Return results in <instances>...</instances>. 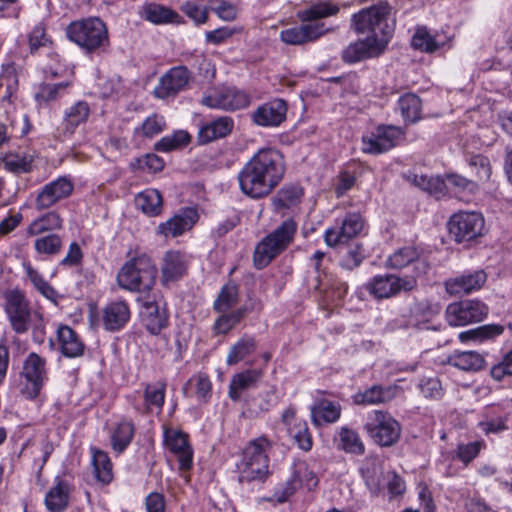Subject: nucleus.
<instances>
[{"label": "nucleus", "mask_w": 512, "mask_h": 512, "mask_svg": "<svg viewBox=\"0 0 512 512\" xmlns=\"http://www.w3.org/2000/svg\"><path fill=\"white\" fill-rule=\"evenodd\" d=\"M4 311L11 329L16 334H25L30 329L35 336L44 335V319L42 314L32 308L25 293L18 289H11L4 293Z\"/></svg>", "instance_id": "2"}, {"label": "nucleus", "mask_w": 512, "mask_h": 512, "mask_svg": "<svg viewBox=\"0 0 512 512\" xmlns=\"http://www.w3.org/2000/svg\"><path fill=\"white\" fill-rule=\"evenodd\" d=\"M133 434L134 426L131 422H120L111 436L113 449L117 452H123L131 442Z\"/></svg>", "instance_id": "53"}, {"label": "nucleus", "mask_w": 512, "mask_h": 512, "mask_svg": "<svg viewBox=\"0 0 512 512\" xmlns=\"http://www.w3.org/2000/svg\"><path fill=\"white\" fill-rule=\"evenodd\" d=\"M395 397V391L392 387H382L373 385L363 392H358L353 396V402L356 405H376L391 401Z\"/></svg>", "instance_id": "38"}, {"label": "nucleus", "mask_w": 512, "mask_h": 512, "mask_svg": "<svg viewBox=\"0 0 512 512\" xmlns=\"http://www.w3.org/2000/svg\"><path fill=\"white\" fill-rule=\"evenodd\" d=\"M8 120L9 124L0 120V146L7 143L11 137H22L29 132L26 116L17 114Z\"/></svg>", "instance_id": "42"}, {"label": "nucleus", "mask_w": 512, "mask_h": 512, "mask_svg": "<svg viewBox=\"0 0 512 512\" xmlns=\"http://www.w3.org/2000/svg\"><path fill=\"white\" fill-rule=\"evenodd\" d=\"M287 104L282 99H274L259 106L252 114L255 124L262 127L280 125L286 117Z\"/></svg>", "instance_id": "20"}, {"label": "nucleus", "mask_w": 512, "mask_h": 512, "mask_svg": "<svg viewBox=\"0 0 512 512\" xmlns=\"http://www.w3.org/2000/svg\"><path fill=\"white\" fill-rule=\"evenodd\" d=\"M191 137L188 132L184 130L175 131L171 135L161 138L155 144V150L160 152H170L188 145Z\"/></svg>", "instance_id": "50"}, {"label": "nucleus", "mask_w": 512, "mask_h": 512, "mask_svg": "<svg viewBox=\"0 0 512 512\" xmlns=\"http://www.w3.org/2000/svg\"><path fill=\"white\" fill-rule=\"evenodd\" d=\"M272 443L265 436H260L246 446L238 465L241 482H264L270 475L268 450Z\"/></svg>", "instance_id": "5"}, {"label": "nucleus", "mask_w": 512, "mask_h": 512, "mask_svg": "<svg viewBox=\"0 0 512 512\" xmlns=\"http://www.w3.org/2000/svg\"><path fill=\"white\" fill-rule=\"evenodd\" d=\"M417 287L415 276L384 274L374 276L366 285L367 291L376 299H388L400 292H410Z\"/></svg>", "instance_id": "12"}, {"label": "nucleus", "mask_w": 512, "mask_h": 512, "mask_svg": "<svg viewBox=\"0 0 512 512\" xmlns=\"http://www.w3.org/2000/svg\"><path fill=\"white\" fill-rule=\"evenodd\" d=\"M411 45L414 49L426 53H433L439 48V44L425 26L416 28Z\"/></svg>", "instance_id": "52"}, {"label": "nucleus", "mask_w": 512, "mask_h": 512, "mask_svg": "<svg viewBox=\"0 0 512 512\" xmlns=\"http://www.w3.org/2000/svg\"><path fill=\"white\" fill-rule=\"evenodd\" d=\"M135 204L144 214L157 216L162 211L163 199L158 190L146 189L136 196Z\"/></svg>", "instance_id": "40"}, {"label": "nucleus", "mask_w": 512, "mask_h": 512, "mask_svg": "<svg viewBox=\"0 0 512 512\" xmlns=\"http://www.w3.org/2000/svg\"><path fill=\"white\" fill-rule=\"evenodd\" d=\"M130 319V309L125 301L111 302L103 309L102 322L108 331H118Z\"/></svg>", "instance_id": "27"}, {"label": "nucleus", "mask_w": 512, "mask_h": 512, "mask_svg": "<svg viewBox=\"0 0 512 512\" xmlns=\"http://www.w3.org/2000/svg\"><path fill=\"white\" fill-rule=\"evenodd\" d=\"M446 190L460 200L469 201L470 197L479 192V184L458 174L445 177Z\"/></svg>", "instance_id": "36"}, {"label": "nucleus", "mask_w": 512, "mask_h": 512, "mask_svg": "<svg viewBox=\"0 0 512 512\" xmlns=\"http://www.w3.org/2000/svg\"><path fill=\"white\" fill-rule=\"evenodd\" d=\"M364 259L363 248L360 245H355L342 256L340 266L346 270H353L358 267Z\"/></svg>", "instance_id": "63"}, {"label": "nucleus", "mask_w": 512, "mask_h": 512, "mask_svg": "<svg viewBox=\"0 0 512 512\" xmlns=\"http://www.w3.org/2000/svg\"><path fill=\"white\" fill-rule=\"evenodd\" d=\"M445 314L449 325L465 326L485 319L488 307L479 300L467 299L449 304Z\"/></svg>", "instance_id": "14"}, {"label": "nucleus", "mask_w": 512, "mask_h": 512, "mask_svg": "<svg viewBox=\"0 0 512 512\" xmlns=\"http://www.w3.org/2000/svg\"><path fill=\"white\" fill-rule=\"evenodd\" d=\"M27 278L31 281L33 286L47 299L54 300L57 296L55 289L42 277V275L35 270L30 263H24Z\"/></svg>", "instance_id": "54"}, {"label": "nucleus", "mask_w": 512, "mask_h": 512, "mask_svg": "<svg viewBox=\"0 0 512 512\" xmlns=\"http://www.w3.org/2000/svg\"><path fill=\"white\" fill-rule=\"evenodd\" d=\"M372 42L373 40L368 38L366 41H359L349 45L343 52L344 61L348 63L360 62L378 55L383 46L380 43L374 46Z\"/></svg>", "instance_id": "37"}, {"label": "nucleus", "mask_w": 512, "mask_h": 512, "mask_svg": "<svg viewBox=\"0 0 512 512\" xmlns=\"http://www.w3.org/2000/svg\"><path fill=\"white\" fill-rule=\"evenodd\" d=\"M487 275L483 270L465 272L445 282L446 291L451 295L468 294L479 290L486 282Z\"/></svg>", "instance_id": "22"}, {"label": "nucleus", "mask_w": 512, "mask_h": 512, "mask_svg": "<svg viewBox=\"0 0 512 512\" xmlns=\"http://www.w3.org/2000/svg\"><path fill=\"white\" fill-rule=\"evenodd\" d=\"M390 13L391 7L383 2L363 9L353 16L355 29L361 33H372L373 42L384 46L392 32L388 23Z\"/></svg>", "instance_id": "7"}, {"label": "nucleus", "mask_w": 512, "mask_h": 512, "mask_svg": "<svg viewBox=\"0 0 512 512\" xmlns=\"http://www.w3.org/2000/svg\"><path fill=\"white\" fill-rule=\"evenodd\" d=\"M35 237L33 248L39 255L54 257L59 255L63 249V238L57 233H47Z\"/></svg>", "instance_id": "41"}, {"label": "nucleus", "mask_w": 512, "mask_h": 512, "mask_svg": "<svg viewBox=\"0 0 512 512\" xmlns=\"http://www.w3.org/2000/svg\"><path fill=\"white\" fill-rule=\"evenodd\" d=\"M92 463L98 481L108 484L113 478L112 463L108 455L98 449H92Z\"/></svg>", "instance_id": "46"}, {"label": "nucleus", "mask_w": 512, "mask_h": 512, "mask_svg": "<svg viewBox=\"0 0 512 512\" xmlns=\"http://www.w3.org/2000/svg\"><path fill=\"white\" fill-rule=\"evenodd\" d=\"M165 398L164 384H149L145 389V402L147 406H155L161 408Z\"/></svg>", "instance_id": "62"}, {"label": "nucleus", "mask_w": 512, "mask_h": 512, "mask_svg": "<svg viewBox=\"0 0 512 512\" xmlns=\"http://www.w3.org/2000/svg\"><path fill=\"white\" fill-rule=\"evenodd\" d=\"M140 302V317L146 329L151 334H158L168 324L166 302L160 294H152L138 299Z\"/></svg>", "instance_id": "13"}, {"label": "nucleus", "mask_w": 512, "mask_h": 512, "mask_svg": "<svg viewBox=\"0 0 512 512\" xmlns=\"http://www.w3.org/2000/svg\"><path fill=\"white\" fill-rule=\"evenodd\" d=\"M180 9L196 25L204 24L208 19L209 8L206 6H200L193 1L184 2Z\"/></svg>", "instance_id": "60"}, {"label": "nucleus", "mask_w": 512, "mask_h": 512, "mask_svg": "<svg viewBox=\"0 0 512 512\" xmlns=\"http://www.w3.org/2000/svg\"><path fill=\"white\" fill-rule=\"evenodd\" d=\"M399 109L406 122L415 123L421 118L422 104L420 98L412 93H407L399 98Z\"/></svg>", "instance_id": "45"}, {"label": "nucleus", "mask_w": 512, "mask_h": 512, "mask_svg": "<svg viewBox=\"0 0 512 512\" xmlns=\"http://www.w3.org/2000/svg\"><path fill=\"white\" fill-rule=\"evenodd\" d=\"M294 477L302 479L301 487L308 491L313 490L318 485L317 475L308 467L305 462H297L293 465Z\"/></svg>", "instance_id": "59"}, {"label": "nucleus", "mask_w": 512, "mask_h": 512, "mask_svg": "<svg viewBox=\"0 0 512 512\" xmlns=\"http://www.w3.org/2000/svg\"><path fill=\"white\" fill-rule=\"evenodd\" d=\"M448 229L456 242L471 241L484 234L485 220L480 212L459 211L450 217Z\"/></svg>", "instance_id": "11"}, {"label": "nucleus", "mask_w": 512, "mask_h": 512, "mask_svg": "<svg viewBox=\"0 0 512 512\" xmlns=\"http://www.w3.org/2000/svg\"><path fill=\"white\" fill-rule=\"evenodd\" d=\"M491 376L497 381H501L505 376L512 375V349L503 357L502 361L491 368Z\"/></svg>", "instance_id": "64"}, {"label": "nucleus", "mask_w": 512, "mask_h": 512, "mask_svg": "<svg viewBox=\"0 0 512 512\" xmlns=\"http://www.w3.org/2000/svg\"><path fill=\"white\" fill-rule=\"evenodd\" d=\"M419 255V251L416 247L405 246L399 248L388 257L386 266L391 269H402L408 264L414 263L417 270L425 272L428 265L425 261L419 259Z\"/></svg>", "instance_id": "31"}, {"label": "nucleus", "mask_w": 512, "mask_h": 512, "mask_svg": "<svg viewBox=\"0 0 512 512\" xmlns=\"http://www.w3.org/2000/svg\"><path fill=\"white\" fill-rule=\"evenodd\" d=\"M63 222V218L57 211H49L34 219L28 225L26 232L28 236L55 233V231L63 228Z\"/></svg>", "instance_id": "33"}, {"label": "nucleus", "mask_w": 512, "mask_h": 512, "mask_svg": "<svg viewBox=\"0 0 512 512\" xmlns=\"http://www.w3.org/2000/svg\"><path fill=\"white\" fill-rule=\"evenodd\" d=\"M165 444L167 448L177 456L179 468L188 470L193 463V451L190 447L187 435L173 429L165 431Z\"/></svg>", "instance_id": "21"}, {"label": "nucleus", "mask_w": 512, "mask_h": 512, "mask_svg": "<svg viewBox=\"0 0 512 512\" xmlns=\"http://www.w3.org/2000/svg\"><path fill=\"white\" fill-rule=\"evenodd\" d=\"M339 444L338 448L346 453L361 455L364 453V443L359 437V434L347 427H342L339 430Z\"/></svg>", "instance_id": "47"}, {"label": "nucleus", "mask_w": 512, "mask_h": 512, "mask_svg": "<svg viewBox=\"0 0 512 512\" xmlns=\"http://www.w3.org/2000/svg\"><path fill=\"white\" fill-rule=\"evenodd\" d=\"M57 339L61 353L67 358L82 356L85 345L79 335L69 326H60L57 330Z\"/></svg>", "instance_id": "29"}, {"label": "nucleus", "mask_w": 512, "mask_h": 512, "mask_svg": "<svg viewBox=\"0 0 512 512\" xmlns=\"http://www.w3.org/2000/svg\"><path fill=\"white\" fill-rule=\"evenodd\" d=\"M68 85L69 82L66 80L54 85H42L36 93L35 99L39 104H47L56 100L59 96V91L64 90Z\"/></svg>", "instance_id": "61"}, {"label": "nucleus", "mask_w": 512, "mask_h": 512, "mask_svg": "<svg viewBox=\"0 0 512 512\" xmlns=\"http://www.w3.org/2000/svg\"><path fill=\"white\" fill-rule=\"evenodd\" d=\"M238 302V289L233 284L225 285L214 302L217 312H227Z\"/></svg>", "instance_id": "55"}, {"label": "nucleus", "mask_w": 512, "mask_h": 512, "mask_svg": "<svg viewBox=\"0 0 512 512\" xmlns=\"http://www.w3.org/2000/svg\"><path fill=\"white\" fill-rule=\"evenodd\" d=\"M33 156L26 153H8L3 158L4 167L15 174L28 173L33 169Z\"/></svg>", "instance_id": "48"}, {"label": "nucleus", "mask_w": 512, "mask_h": 512, "mask_svg": "<svg viewBox=\"0 0 512 512\" xmlns=\"http://www.w3.org/2000/svg\"><path fill=\"white\" fill-rule=\"evenodd\" d=\"M367 434L382 447L394 445L400 438L401 425L388 412L374 410L364 425Z\"/></svg>", "instance_id": "9"}, {"label": "nucleus", "mask_w": 512, "mask_h": 512, "mask_svg": "<svg viewBox=\"0 0 512 512\" xmlns=\"http://www.w3.org/2000/svg\"><path fill=\"white\" fill-rule=\"evenodd\" d=\"M186 270L187 263L182 253L171 250L164 254L161 264V280L164 285L180 279Z\"/></svg>", "instance_id": "28"}, {"label": "nucleus", "mask_w": 512, "mask_h": 512, "mask_svg": "<svg viewBox=\"0 0 512 512\" xmlns=\"http://www.w3.org/2000/svg\"><path fill=\"white\" fill-rule=\"evenodd\" d=\"M256 350V341L254 337L244 335L229 350L227 355V364L235 365Z\"/></svg>", "instance_id": "44"}, {"label": "nucleus", "mask_w": 512, "mask_h": 512, "mask_svg": "<svg viewBox=\"0 0 512 512\" xmlns=\"http://www.w3.org/2000/svg\"><path fill=\"white\" fill-rule=\"evenodd\" d=\"M157 267L147 255H139L126 262L117 275L118 285L128 291L144 293L156 282Z\"/></svg>", "instance_id": "6"}, {"label": "nucleus", "mask_w": 512, "mask_h": 512, "mask_svg": "<svg viewBox=\"0 0 512 512\" xmlns=\"http://www.w3.org/2000/svg\"><path fill=\"white\" fill-rule=\"evenodd\" d=\"M68 38L87 52L95 51L109 43L108 30L98 17L74 21L66 29Z\"/></svg>", "instance_id": "8"}, {"label": "nucleus", "mask_w": 512, "mask_h": 512, "mask_svg": "<svg viewBox=\"0 0 512 512\" xmlns=\"http://www.w3.org/2000/svg\"><path fill=\"white\" fill-rule=\"evenodd\" d=\"M285 173L283 155L273 148H262L244 165L238 174L241 191L253 198L268 196Z\"/></svg>", "instance_id": "1"}, {"label": "nucleus", "mask_w": 512, "mask_h": 512, "mask_svg": "<svg viewBox=\"0 0 512 512\" xmlns=\"http://www.w3.org/2000/svg\"><path fill=\"white\" fill-rule=\"evenodd\" d=\"M338 11V6L332 3L325 2L312 5L300 13L302 25L281 32L282 41L287 44L298 45L318 39L328 30L324 23L318 20L335 15Z\"/></svg>", "instance_id": "3"}, {"label": "nucleus", "mask_w": 512, "mask_h": 512, "mask_svg": "<svg viewBox=\"0 0 512 512\" xmlns=\"http://www.w3.org/2000/svg\"><path fill=\"white\" fill-rule=\"evenodd\" d=\"M74 189V184L67 177H59L44 185L35 199V208L39 211L48 209L62 199L69 197Z\"/></svg>", "instance_id": "16"}, {"label": "nucleus", "mask_w": 512, "mask_h": 512, "mask_svg": "<svg viewBox=\"0 0 512 512\" xmlns=\"http://www.w3.org/2000/svg\"><path fill=\"white\" fill-rule=\"evenodd\" d=\"M261 377L262 372L258 369H248L235 374L229 385V397L233 401H238L241 398L242 392L255 387Z\"/></svg>", "instance_id": "35"}, {"label": "nucleus", "mask_w": 512, "mask_h": 512, "mask_svg": "<svg viewBox=\"0 0 512 512\" xmlns=\"http://www.w3.org/2000/svg\"><path fill=\"white\" fill-rule=\"evenodd\" d=\"M142 17L156 25L182 24L183 18L174 10L157 3H148L142 7Z\"/></svg>", "instance_id": "30"}, {"label": "nucleus", "mask_w": 512, "mask_h": 512, "mask_svg": "<svg viewBox=\"0 0 512 512\" xmlns=\"http://www.w3.org/2000/svg\"><path fill=\"white\" fill-rule=\"evenodd\" d=\"M341 416V406L330 400H320L311 409L312 422L316 426L323 423H334Z\"/></svg>", "instance_id": "39"}, {"label": "nucleus", "mask_w": 512, "mask_h": 512, "mask_svg": "<svg viewBox=\"0 0 512 512\" xmlns=\"http://www.w3.org/2000/svg\"><path fill=\"white\" fill-rule=\"evenodd\" d=\"M90 108L84 101H79L64 111L60 136L63 139L71 137L77 127L86 123L89 118Z\"/></svg>", "instance_id": "26"}, {"label": "nucleus", "mask_w": 512, "mask_h": 512, "mask_svg": "<svg viewBox=\"0 0 512 512\" xmlns=\"http://www.w3.org/2000/svg\"><path fill=\"white\" fill-rule=\"evenodd\" d=\"M302 196L303 189L299 185L286 184L272 198V205L276 212L284 214L300 204Z\"/></svg>", "instance_id": "32"}, {"label": "nucleus", "mask_w": 512, "mask_h": 512, "mask_svg": "<svg viewBox=\"0 0 512 512\" xmlns=\"http://www.w3.org/2000/svg\"><path fill=\"white\" fill-rule=\"evenodd\" d=\"M504 332V326L498 324H488L477 327L475 329H471L465 332H461L459 334V338L461 341L467 340H485L491 339L496 336L501 335Z\"/></svg>", "instance_id": "51"}, {"label": "nucleus", "mask_w": 512, "mask_h": 512, "mask_svg": "<svg viewBox=\"0 0 512 512\" xmlns=\"http://www.w3.org/2000/svg\"><path fill=\"white\" fill-rule=\"evenodd\" d=\"M402 130L393 125H379L362 138V150L369 154H381L396 146Z\"/></svg>", "instance_id": "15"}, {"label": "nucleus", "mask_w": 512, "mask_h": 512, "mask_svg": "<svg viewBox=\"0 0 512 512\" xmlns=\"http://www.w3.org/2000/svg\"><path fill=\"white\" fill-rule=\"evenodd\" d=\"M469 166L474 169V174L479 182H486L490 179L492 167L486 156L472 155L469 159Z\"/></svg>", "instance_id": "58"}, {"label": "nucleus", "mask_w": 512, "mask_h": 512, "mask_svg": "<svg viewBox=\"0 0 512 512\" xmlns=\"http://www.w3.org/2000/svg\"><path fill=\"white\" fill-rule=\"evenodd\" d=\"M70 486L67 481L57 477L55 484L48 490L45 505L51 512L63 511L69 502Z\"/></svg>", "instance_id": "34"}, {"label": "nucleus", "mask_w": 512, "mask_h": 512, "mask_svg": "<svg viewBox=\"0 0 512 512\" xmlns=\"http://www.w3.org/2000/svg\"><path fill=\"white\" fill-rule=\"evenodd\" d=\"M301 483L302 479L294 477L292 469L291 477L275 488L272 499L278 503L286 502L301 487Z\"/></svg>", "instance_id": "56"}, {"label": "nucleus", "mask_w": 512, "mask_h": 512, "mask_svg": "<svg viewBox=\"0 0 512 512\" xmlns=\"http://www.w3.org/2000/svg\"><path fill=\"white\" fill-rule=\"evenodd\" d=\"M21 377L25 380L21 394L27 399L37 398L48 379L46 358L31 352L23 363Z\"/></svg>", "instance_id": "10"}, {"label": "nucleus", "mask_w": 512, "mask_h": 512, "mask_svg": "<svg viewBox=\"0 0 512 512\" xmlns=\"http://www.w3.org/2000/svg\"><path fill=\"white\" fill-rule=\"evenodd\" d=\"M198 220L197 211L186 208L157 227V233L164 238H175L190 230Z\"/></svg>", "instance_id": "18"}, {"label": "nucleus", "mask_w": 512, "mask_h": 512, "mask_svg": "<svg viewBox=\"0 0 512 512\" xmlns=\"http://www.w3.org/2000/svg\"><path fill=\"white\" fill-rule=\"evenodd\" d=\"M166 127L163 116L153 114L147 117L140 127L136 128V133H141L144 137L152 138L160 134Z\"/></svg>", "instance_id": "57"}, {"label": "nucleus", "mask_w": 512, "mask_h": 512, "mask_svg": "<svg viewBox=\"0 0 512 512\" xmlns=\"http://www.w3.org/2000/svg\"><path fill=\"white\" fill-rule=\"evenodd\" d=\"M365 484L372 495H378L386 484L382 462L377 457H368L365 459L361 468Z\"/></svg>", "instance_id": "25"}, {"label": "nucleus", "mask_w": 512, "mask_h": 512, "mask_svg": "<svg viewBox=\"0 0 512 512\" xmlns=\"http://www.w3.org/2000/svg\"><path fill=\"white\" fill-rule=\"evenodd\" d=\"M325 257L326 253L318 250L310 258L314 270L317 273L318 285L316 288L319 290H335L337 297L341 298L346 294L348 286L346 283L337 280L333 275L328 274L325 269L322 268V262L324 261Z\"/></svg>", "instance_id": "24"}, {"label": "nucleus", "mask_w": 512, "mask_h": 512, "mask_svg": "<svg viewBox=\"0 0 512 512\" xmlns=\"http://www.w3.org/2000/svg\"><path fill=\"white\" fill-rule=\"evenodd\" d=\"M298 224L293 218L284 220L255 247L253 262L257 269L266 267L293 242Z\"/></svg>", "instance_id": "4"}, {"label": "nucleus", "mask_w": 512, "mask_h": 512, "mask_svg": "<svg viewBox=\"0 0 512 512\" xmlns=\"http://www.w3.org/2000/svg\"><path fill=\"white\" fill-rule=\"evenodd\" d=\"M234 120L229 116H221L215 120L203 124L197 135L199 144H208L215 140L225 138L234 129Z\"/></svg>", "instance_id": "23"}, {"label": "nucleus", "mask_w": 512, "mask_h": 512, "mask_svg": "<svg viewBox=\"0 0 512 512\" xmlns=\"http://www.w3.org/2000/svg\"><path fill=\"white\" fill-rule=\"evenodd\" d=\"M189 77L186 66H173L160 78L158 85L154 89L155 96L164 99L175 95L188 83Z\"/></svg>", "instance_id": "19"}, {"label": "nucleus", "mask_w": 512, "mask_h": 512, "mask_svg": "<svg viewBox=\"0 0 512 512\" xmlns=\"http://www.w3.org/2000/svg\"><path fill=\"white\" fill-rule=\"evenodd\" d=\"M448 363L463 371H477L484 365L481 354L474 351L455 352L448 357Z\"/></svg>", "instance_id": "43"}, {"label": "nucleus", "mask_w": 512, "mask_h": 512, "mask_svg": "<svg viewBox=\"0 0 512 512\" xmlns=\"http://www.w3.org/2000/svg\"><path fill=\"white\" fill-rule=\"evenodd\" d=\"M220 96L223 99L222 109L224 110H238L245 108L249 105V96L236 88L225 87L220 91Z\"/></svg>", "instance_id": "49"}, {"label": "nucleus", "mask_w": 512, "mask_h": 512, "mask_svg": "<svg viewBox=\"0 0 512 512\" xmlns=\"http://www.w3.org/2000/svg\"><path fill=\"white\" fill-rule=\"evenodd\" d=\"M363 226L364 221L360 214H347L340 227L329 228L325 231L324 241L329 247H335L357 236Z\"/></svg>", "instance_id": "17"}]
</instances>
